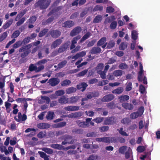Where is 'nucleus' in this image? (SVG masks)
Listing matches in <instances>:
<instances>
[{
    "label": "nucleus",
    "instance_id": "nucleus-1",
    "mask_svg": "<svg viewBox=\"0 0 160 160\" xmlns=\"http://www.w3.org/2000/svg\"><path fill=\"white\" fill-rule=\"evenodd\" d=\"M51 0H39L34 4L35 8H39L41 10H43L47 8L50 5Z\"/></svg>",
    "mask_w": 160,
    "mask_h": 160
},
{
    "label": "nucleus",
    "instance_id": "nucleus-2",
    "mask_svg": "<svg viewBox=\"0 0 160 160\" xmlns=\"http://www.w3.org/2000/svg\"><path fill=\"white\" fill-rule=\"evenodd\" d=\"M99 93L98 92H92L88 93L86 97L82 98L81 101H87L88 99H90L93 98H96L98 97Z\"/></svg>",
    "mask_w": 160,
    "mask_h": 160
},
{
    "label": "nucleus",
    "instance_id": "nucleus-3",
    "mask_svg": "<svg viewBox=\"0 0 160 160\" xmlns=\"http://www.w3.org/2000/svg\"><path fill=\"white\" fill-rule=\"evenodd\" d=\"M91 120L92 118H88L86 119V121L81 122L80 120H77L76 121V123L79 127L86 128L89 127V122Z\"/></svg>",
    "mask_w": 160,
    "mask_h": 160
},
{
    "label": "nucleus",
    "instance_id": "nucleus-4",
    "mask_svg": "<svg viewBox=\"0 0 160 160\" xmlns=\"http://www.w3.org/2000/svg\"><path fill=\"white\" fill-rule=\"evenodd\" d=\"M61 32L58 30L51 29L48 33L47 34L46 37H48L50 34L51 36L53 38H57L61 35Z\"/></svg>",
    "mask_w": 160,
    "mask_h": 160
},
{
    "label": "nucleus",
    "instance_id": "nucleus-5",
    "mask_svg": "<svg viewBox=\"0 0 160 160\" xmlns=\"http://www.w3.org/2000/svg\"><path fill=\"white\" fill-rule=\"evenodd\" d=\"M20 32L18 30H16L13 33L11 36V38L13 39L11 41H10L7 44L5 47V48H8L11 45L15 42L16 40L15 38L18 37L20 35Z\"/></svg>",
    "mask_w": 160,
    "mask_h": 160
},
{
    "label": "nucleus",
    "instance_id": "nucleus-6",
    "mask_svg": "<svg viewBox=\"0 0 160 160\" xmlns=\"http://www.w3.org/2000/svg\"><path fill=\"white\" fill-rule=\"evenodd\" d=\"M117 122V118L114 117H111L106 118L104 121L106 125H113Z\"/></svg>",
    "mask_w": 160,
    "mask_h": 160
},
{
    "label": "nucleus",
    "instance_id": "nucleus-7",
    "mask_svg": "<svg viewBox=\"0 0 160 160\" xmlns=\"http://www.w3.org/2000/svg\"><path fill=\"white\" fill-rule=\"evenodd\" d=\"M32 47V45L31 43H30L25 46V47L27 50H26L25 52H24L23 53H21V56L22 58H25L31 52V50L29 49Z\"/></svg>",
    "mask_w": 160,
    "mask_h": 160
},
{
    "label": "nucleus",
    "instance_id": "nucleus-8",
    "mask_svg": "<svg viewBox=\"0 0 160 160\" xmlns=\"http://www.w3.org/2000/svg\"><path fill=\"white\" fill-rule=\"evenodd\" d=\"M82 31L81 28L79 26H78L74 28L71 31L70 35L72 37H73Z\"/></svg>",
    "mask_w": 160,
    "mask_h": 160
},
{
    "label": "nucleus",
    "instance_id": "nucleus-9",
    "mask_svg": "<svg viewBox=\"0 0 160 160\" xmlns=\"http://www.w3.org/2000/svg\"><path fill=\"white\" fill-rule=\"evenodd\" d=\"M60 82V80L57 78H53L50 79L49 80L50 84L52 87L56 86L59 84Z\"/></svg>",
    "mask_w": 160,
    "mask_h": 160
},
{
    "label": "nucleus",
    "instance_id": "nucleus-10",
    "mask_svg": "<svg viewBox=\"0 0 160 160\" xmlns=\"http://www.w3.org/2000/svg\"><path fill=\"white\" fill-rule=\"evenodd\" d=\"M114 98V96L112 94H109L104 96L102 99L103 102H108L112 100Z\"/></svg>",
    "mask_w": 160,
    "mask_h": 160
},
{
    "label": "nucleus",
    "instance_id": "nucleus-11",
    "mask_svg": "<svg viewBox=\"0 0 160 160\" xmlns=\"http://www.w3.org/2000/svg\"><path fill=\"white\" fill-rule=\"evenodd\" d=\"M87 84L84 82H82L79 83L77 86V88L78 89L81 90L82 92L84 91L88 87Z\"/></svg>",
    "mask_w": 160,
    "mask_h": 160
},
{
    "label": "nucleus",
    "instance_id": "nucleus-12",
    "mask_svg": "<svg viewBox=\"0 0 160 160\" xmlns=\"http://www.w3.org/2000/svg\"><path fill=\"white\" fill-rule=\"evenodd\" d=\"M74 22L70 20H68L65 21L62 24V26L65 28H70L73 27L74 25Z\"/></svg>",
    "mask_w": 160,
    "mask_h": 160
},
{
    "label": "nucleus",
    "instance_id": "nucleus-13",
    "mask_svg": "<svg viewBox=\"0 0 160 160\" xmlns=\"http://www.w3.org/2000/svg\"><path fill=\"white\" fill-rule=\"evenodd\" d=\"M40 98L41 99L38 101L40 103L42 104L46 102V103L48 104L50 101V98L48 97L41 96Z\"/></svg>",
    "mask_w": 160,
    "mask_h": 160
},
{
    "label": "nucleus",
    "instance_id": "nucleus-14",
    "mask_svg": "<svg viewBox=\"0 0 160 160\" xmlns=\"http://www.w3.org/2000/svg\"><path fill=\"white\" fill-rule=\"evenodd\" d=\"M68 46L69 45L67 42L65 43L58 49V52L60 53L63 52L67 50L68 48Z\"/></svg>",
    "mask_w": 160,
    "mask_h": 160
},
{
    "label": "nucleus",
    "instance_id": "nucleus-15",
    "mask_svg": "<svg viewBox=\"0 0 160 160\" xmlns=\"http://www.w3.org/2000/svg\"><path fill=\"white\" fill-rule=\"evenodd\" d=\"M64 140L66 141L68 143H73L75 141L74 139H72V137L69 135H66L63 136Z\"/></svg>",
    "mask_w": 160,
    "mask_h": 160
},
{
    "label": "nucleus",
    "instance_id": "nucleus-16",
    "mask_svg": "<svg viewBox=\"0 0 160 160\" xmlns=\"http://www.w3.org/2000/svg\"><path fill=\"white\" fill-rule=\"evenodd\" d=\"M62 40L61 39H58L55 40L52 44L51 48H55L62 42Z\"/></svg>",
    "mask_w": 160,
    "mask_h": 160
},
{
    "label": "nucleus",
    "instance_id": "nucleus-17",
    "mask_svg": "<svg viewBox=\"0 0 160 160\" xmlns=\"http://www.w3.org/2000/svg\"><path fill=\"white\" fill-rule=\"evenodd\" d=\"M58 101L59 103L63 104L68 102V98L63 95L60 98Z\"/></svg>",
    "mask_w": 160,
    "mask_h": 160
},
{
    "label": "nucleus",
    "instance_id": "nucleus-18",
    "mask_svg": "<svg viewBox=\"0 0 160 160\" xmlns=\"http://www.w3.org/2000/svg\"><path fill=\"white\" fill-rule=\"evenodd\" d=\"M118 99L120 102L122 103L128 101L129 99V97L128 95H124L119 96Z\"/></svg>",
    "mask_w": 160,
    "mask_h": 160
},
{
    "label": "nucleus",
    "instance_id": "nucleus-19",
    "mask_svg": "<svg viewBox=\"0 0 160 160\" xmlns=\"http://www.w3.org/2000/svg\"><path fill=\"white\" fill-rule=\"evenodd\" d=\"M65 110L67 111H76L79 110V107L78 106H68L64 108Z\"/></svg>",
    "mask_w": 160,
    "mask_h": 160
},
{
    "label": "nucleus",
    "instance_id": "nucleus-20",
    "mask_svg": "<svg viewBox=\"0 0 160 160\" xmlns=\"http://www.w3.org/2000/svg\"><path fill=\"white\" fill-rule=\"evenodd\" d=\"M101 51V49L98 47H93L90 51V53L92 54L99 53Z\"/></svg>",
    "mask_w": 160,
    "mask_h": 160
},
{
    "label": "nucleus",
    "instance_id": "nucleus-21",
    "mask_svg": "<svg viewBox=\"0 0 160 160\" xmlns=\"http://www.w3.org/2000/svg\"><path fill=\"white\" fill-rule=\"evenodd\" d=\"M122 106L125 109L129 110H132L133 108L132 104L128 103H123L122 104Z\"/></svg>",
    "mask_w": 160,
    "mask_h": 160
},
{
    "label": "nucleus",
    "instance_id": "nucleus-22",
    "mask_svg": "<svg viewBox=\"0 0 160 160\" xmlns=\"http://www.w3.org/2000/svg\"><path fill=\"white\" fill-rule=\"evenodd\" d=\"M86 54V52L84 51H82L79 53H77L75 55L73 56L72 58V59H77L79 57H82L84 56Z\"/></svg>",
    "mask_w": 160,
    "mask_h": 160
},
{
    "label": "nucleus",
    "instance_id": "nucleus-23",
    "mask_svg": "<svg viewBox=\"0 0 160 160\" xmlns=\"http://www.w3.org/2000/svg\"><path fill=\"white\" fill-rule=\"evenodd\" d=\"M79 99L78 96H75L71 97L68 101V102L70 103H76Z\"/></svg>",
    "mask_w": 160,
    "mask_h": 160
},
{
    "label": "nucleus",
    "instance_id": "nucleus-24",
    "mask_svg": "<svg viewBox=\"0 0 160 160\" xmlns=\"http://www.w3.org/2000/svg\"><path fill=\"white\" fill-rule=\"evenodd\" d=\"M37 126L39 128L44 129L49 128L50 127V125L48 123H41L38 124Z\"/></svg>",
    "mask_w": 160,
    "mask_h": 160
},
{
    "label": "nucleus",
    "instance_id": "nucleus-25",
    "mask_svg": "<svg viewBox=\"0 0 160 160\" xmlns=\"http://www.w3.org/2000/svg\"><path fill=\"white\" fill-rule=\"evenodd\" d=\"M55 114L53 112L49 111L48 112L46 118L47 120H51L53 119Z\"/></svg>",
    "mask_w": 160,
    "mask_h": 160
},
{
    "label": "nucleus",
    "instance_id": "nucleus-26",
    "mask_svg": "<svg viewBox=\"0 0 160 160\" xmlns=\"http://www.w3.org/2000/svg\"><path fill=\"white\" fill-rule=\"evenodd\" d=\"M123 88L122 87H118L117 88L112 90V93L113 94H120L123 92Z\"/></svg>",
    "mask_w": 160,
    "mask_h": 160
},
{
    "label": "nucleus",
    "instance_id": "nucleus-27",
    "mask_svg": "<svg viewBox=\"0 0 160 160\" xmlns=\"http://www.w3.org/2000/svg\"><path fill=\"white\" fill-rule=\"evenodd\" d=\"M27 10L24 9L18 14L15 20L17 21L21 18L26 13Z\"/></svg>",
    "mask_w": 160,
    "mask_h": 160
},
{
    "label": "nucleus",
    "instance_id": "nucleus-28",
    "mask_svg": "<svg viewBox=\"0 0 160 160\" xmlns=\"http://www.w3.org/2000/svg\"><path fill=\"white\" fill-rule=\"evenodd\" d=\"M91 35V33L90 32H87L82 38L80 40V43L84 41L88 38Z\"/></svg>",
    "mask_w": 160,
    "mask_h": 160
},
{
    "label": "nucleus",
    "instance_id": "nucleus-29",
    "mask_svg": "<svg viewBox=\"0 0 160 160\" xmlns=\"http://www.w3.org/2000/svg\"><path fill=\"white\" fill-rule=\"evenodd\" d=\"M76 90L77 89L75 88L70 87L66 89V94H68L75 92Z\"/></svg>",
    "mask_w": 160,
    "mask_h": 160
},
{
    "label": "nucleus",
    "instance_id": "nucleus-30",
    "mask_svg": "<svg viewBox=\"0 0 160 160\" xmlns=\"http://www.w3.org/2000/svg\"><path fill=\"white\" fill-rule=\"evenodd\" d=\"M106 41V38L105 37H103L101 38L98 42L97 43V46H100L103 45L105 43Z\"/></svg>",
    "mask_w": 160,
    "mask_h": 160
},
{
    "label": "nucleus",
    "instance_id": "nucleus-31",
    "mask_svg": "<svg viewBox=\"0 0 160 160\" xmlns=\"http://www.w3.org/2000/svg\"><path fill=\"white\" fill-rule=\"evenodd\" d=\"M66 125L65 122H62L54 124V127L56 128H61L64 127Z\"/></svg>",
    "mask_w": 160,
    "mask_h": 160
},
{
    "label": "nucleus",
    "instance_id": "nucleus-32",
    "mask_svg": "<svg viewBox=\"0 0 160 160\" xmlns=\"http://www.w3.org/2000/svg\"><path fill=\"white\" fill-rule=\"evenodd\" d=\"M102 19L101 15H98L96 16L93 20L94 23H98L100 22Z\"/></svg>",
    "mask_w": 160,
    "mask_h": 160
},
{
    "label": "nucleus",
    "instance_id": "nucleus-33",
    "mask_svg": "<svg viewBox=\"0 0 160 160\" xmlns=\"http://www.w3.org/2000/svg\"><path fill=\"white\" fill-rule=\"evenodd\" d=\"M13 22L12 19H11L8 21L5 24L2 26V28L4 29H7V28L9 27L12 24Z\"/></svg>",
    "mask_w": 160,
    "mask_h": 160
},
{
    "label": "nucleus",
    "instance_id": "nucleus-34",
    "mask_svg": "<svg viewBox=\"0 0 160 160\" xmlns=\"http://www.w3.org/2000/svg\"><path fill=\"white\" fill-rule=\"evenodd\" d=\"M116 19L115 17L114 16H112L110 17L106 18L104 21V23L105 24L110 23L112 21H114Z\"/></svg>",
    "mask_w": 160,
    "mask_h": 160
},
{
    "label": "nucleus",
    "instance_id": "nucleus-35",
    "mask_svg": "<svg viewBox=\"0 0 160 160\" xmlns=\"http://www.w3.org/2000/svg\"><path fill=\"white\" fill-rule=\"evenodd\" d=\"M48 29L47 28H45L41 31L38 34V36L40 37H42L44 36L48 32Z\"/></svg>",
    "mask_w": 160,
    "mask_h": 160
},
{
    "label": "nucleus",
    "instance_id": "nucleus-36",
    "mask_svg": "<svg viewBox=\"0 0 160 160\" xmlns=\"http://www.w3.org/2000/svg\"><path fill=\"white\" fill-rule=\"evenodd\" d=\"M98 73L100 76L101 78L103 79H104L106 78V71L102 70H98Z\"/></svg>",
    "mask_w": 160,
    "mask_h": 160
},
{
    "label": "nucleus",
    "instance_id": "nucleus-37",
    "mask_svg": "<svg viewBox=\"0 0 160 160\" xmlns=\"http://www.w3.org/2000/svg\"><path fill=\"white\" fill-rule=\"evenodd\" d=\"M128 43L127 42H122L119 46V48L120 50H124L127 47Z\"/></svg>",
    "mask_w": 160,
    "mask_h": 160
},
{
    "label": "nucleus",
    "instance_id": "nucleus-38",
    "mask_svg": "<svg viewBox=\"0 0 160 160\" xmlns=\"http://www.w3.org/2000/svg\"><path fill=\"white\" fill-rule=\"evenodd\" d=\"M147 145L139 146L137 148V151L140 153L144 152L147 148Z\"/></svg>",
    "mask_w": 160,
    "mask_h": 160
},
{
    "label": "nucleus",
    "instance_id": "nucleus-39",
    "mask_svg": "<svg viewBox=\"0 0 160 160\" xmlns=\"http://www.w3.org/2000/svg\"><path fill=\"white\" fill-rule=\"evenodd\" d=\"M54 19V17L53 16H51L48 19H47L45 21L43 22L42 23V24L43 25H47L51 22H52Z\"/></svg>",
    "mask_w": 160,
    "mask_h": 160
},
{
    "label": "nucleus",
    "instance_id": "nucleus-40",
    "mask_svg": "<svg viewBox=\"0 0 160 160\" xmlns=\"http://www.w3.org/2000/svg\"><path fill=\"white\" fill-rule=\"evenodd\" d=\"M71 83V82L70 80L65 79L61 82V85L62 87H65L69 85Z\"/></svg>",
    "mask_w": 160,
    "mask_h": 160
},
{
    "label": "nucleus",
    "instance_id": "nucleus-41",
    "mask_svg": "<svg viewBox=\"0 0 160 160\" xmlns=\"http://www.w3.org/2000/svg\"><path fill=\"white\" fill-rule=\"evenodd\" d=\"M115 44V42L114 41L111 40L108 44L107 48L108 49L112 48L114 46Z\"/></svg>",
    "mask_w": 160,
    "mask_h": 160
},
{
    "label": "nucleus",
    "instance_id": "nucleus-42",
    "mask_svg": "<svg viewBox=\"0 0 160 160\" xmlns=\"http://www.w3.org/2000/svg\"><path fill=\"white\" fill-rule=\"evenodd\" d=\"M113 72V74L116 77L121 76L122 74V71L120 70H115Z\"/></svg>",
    "mask_w": 160,
    "mask_h": 160
},
{
    "label": "nucleus",
    "instance_id": "nucleus-43",
    "mask_svg": "<svg viewBox=\"0 0 160 160\" xmlns=\"http://www.w3.org/2000/svg\"><path fill=\"white\" fill-rule=\"evenodd\" d=\"M140 116L139 114L137 112L131 113L130 115V118L132 119H135Z\"/></svg>",
    "mask_w": 160,
    "mask_h": 160
},
{
    "label": "nucleus",
    "instance_id": "nucleus-44",
    "mask_svg": "<svg viewBox=\"0 0 160 160\" xmlns=\"http://www.w3.org/2000/svg\"><path fill=\"white\" fill-rule=\"evenodd\" d=\"M22 44V42L21 41L19 40L16 42L12 45V47L15 49L21 46Z\"/></svg>",
    "mask_w": 160,
    "mask_h": 160
},
{
    "label": "nucleus",
    "instance_id": "nucleus-45",
    "mask_svg": "<svg viewBox=\"0 0 160 160\" xmlns=\"http://www.w3.org/2000/svg\"><path fill=\"white\" fill-rule=\"evenodd\" d=\"M132 38L133 40L135 41L138 38V33L135 30H133L132 31Z\"/></svg>",
    "mask_w": 160,
    "mask_h": 160
},
{
    "label": "nucleus",
    "instance_id": "nucleus-46",
    "mask_svg": "<svg viewBox=\"0 0 160 160\" xmlns=\"http://www.w3.org/2000/svg\"><path fill=\"white\" fill-rule=\"evenodd\" d=\"M46 132L45 131L40 132L37 135V137L39 138H42L46 136Z\"/></svg>",
    "mask_w": 160,
    "mask_h": 160
},
{
    "label": "nucleus",
    "instance_id": "nucleus-47",
    "mask_svg": "<svg viewBox=\"0 0 160 160\" xmlns=\"http://www.w3.org/2000/svg\"><path fill=\"white\" fill-rule=\"evenodd\" d=\"M72 132L73 133L79 134H81L83 133V130L80 129H73L72 130Z\"/></svg>",
    "mask_w": 160,
    "mask_h": 160
},
{
    "label": "nucleus",
    "instance_id": "nucleus-48",
    "mask_svg": "<svg viewBox=\"0 0 160 160\" xmlns=\"http://www.w3.org/2000/svg\"><path fill=\"white\" fill-rule=\"evenodd\" d=\"M117 131H118L120 134L122 136H128V134L126 133V132L123 130V128H121L119 129H117Z\"/></svg>",
    "mask_w": 160,
    "mask_h": 160
},
{
    "label": "nucleus",
    "instance_id": "nucleus-49",
    "mask_svg": "<svg viewBox=\"0 0 160 160\" xmlns=\"http://www.w3.org/2000/svg\"><path fill=\"white\" fill-rule=\"evenodd\" d=\"M103 7L100 5H98L95 6L93 9L94 12L97 11H102L103 10Z\"/></svg>",
    "mask_w": 160,
    "mask_h": 160
},
{
    "label": "nucleus",
    "instance_id": "nucleus-50",
    "mask_svg": "<svg viewBox=\"0 0 160 160\" xmlns=\"http://www.w3.org/2000/svg\"><path fill=\"white\" fill-rule=\"evenodd\" d=\"M7 32H3L1 35L0 36V42L4 40L7 37Z\"/></svg>",
    "mask_w": 160,
    "mask_h": 160
},
{
    "label": "nucleus",
    "instance_id": "nucleus-51",
    "mask_svg": "<svg viewBox=\"0 0 160 160\" xmlns=\"http://www.w3.org/2000/svg\"><path fill=\"white\" fill-rule=\"evenodd\" d=\"M7 32H3L1 35L0 36V42L4 40L7 37Z\"/></svg>",
    "mask_w": 160,
    "mask_h": 160
},
{
    "label": "nucleus",
    "instance_id": "nucleus-52",
    "mask_svg": "<svg viewBox=\"0 0 160 160\" xmlns=\"http://www.w3.org/2000/svg\"><path fill=\"white\" fill-rule=\"evenodd\" d=\"M7 32H3L1 35L0 36V42L4 40L7 37Z\"/></svg>",
    "mask_w": 160,
    "mask_h": 160
},
{
    "label": "nucleus",
    "instance_id": "nucleus-53",
    "mask_svg": "<svg viewBox=\"0 0 160 160\" xmlns=\"http://www.w3.org/2000/svg\"><path fill=\"white\" fill-rule=\"evenodd\" d=\"M107 107L111 109H113L115 108V106L114 102H111L107 104Z\"/></svg>",
    "mask_w": 160,
    "mask_h": 160
},
{
    "label": "nucleus",
    "instance_id": "nucleus-54",
    "mask_svg": "<svg viewBox=\"0 0 160 160\" xmlns=\"http://www.w3.org/2000/svg\"><path fill=\"white\" fill-rule=\"evenodd\" d=\"M115 11L114 8L112 6L108 7L106 9V12L108 13H113Z\"/></svg>",
    "mask_w": 160,
    "mask_h": 160
},
{
    "label": "nucleus",
    "instance_id": "nucleus-55",
    "mask_svg": "<svg viewBox=\"0 0 160 160\" xmlns=\"http://www.w3.org/2000/svg\"><path fill=\"white\" fill-rule=\"evenodd\" d=\"M60 9V8L59 7L57 8H56L52 10L48 14L47 16L48 17H49L52 14H53L54 13L56 12H58Z\"/></svg>",
    "mask_w": 160,
    "mask_h": 160
},
{
    "label": "nucleus",
    "instance_id": "nucleus-56",
    "mask_svg": "<svg viewBox=\"0 0 160 160\" xmlns=\"http://www.w3.org/2000/svg\"><path fill=\"white\" fill-rule=\"evenodd\" d=\"M31 39V37H27L25 38L22 42V43L24 45H26L30 41Z\"/></svg>",
    "mask_w": 160,
    "mask_h": 160
},
{
    "label": "nucleus",
    "instance_id": "nucleus-57",
    "mask_svg": "<svg viewBox=\"0 0 160 160\" xmlns=\"http://www.w3.org/2000/svg\"><path fill=\"white\" fill-rule=\"evenodd\" d=\"M33 131V132H31L32 135V136H34L35 134V132L36 131V129L34 128H28L25 131V132L26 133L28 132H30Z\"/></svg>",
    "mask_w": 160,
    "mask_h": 160
},
{
    "label": "nucleus",
    "instance_id": "nucleus-58",
    "mask_svg": "<svg viewBox=\"0 0 160 160\" xmlns=\"http://www.w3.org/2000/svg\"><path fill=\"white\" fill-rule=\"evenodd\" d=\"M67 63V62L66 60H63L58 64V67L59 68H62Z\"/></svg>",
    "mask_w": 160,
    "mask_h": 160
},
{
    "label": "nucleus",
    "instance_id": "nucleus-59",
    "mask_svg": "<svg viewBox=\"0 0 160 160\" xmlns=\"http://www.w3.org/2000/svg\"><path fill=\"white\" fill-rule=\"evenodd\" d=\"M108 83V80H103L98 82V86H102L105 85Z\"/></svg>",
    "mask_w": 160,
    "mask_h": 160
},
{
    "label": "nucleus",
    "instance_id": "nucleus-60",
    "mask_svg": "<svg viewBox=\"0 0 160 160\" xmlns=\"http://www.w3.org/2000/svg\"><path fill=\"white\" fill-rule=\"evenodd\" d=\"M132 83L131 82H129L126 86L125 90L126 91H129L131 90L132 88Z\"/></svg>",
    "mask_w": 160,
    "mask_h": 160
},
{
    "label": "nucleus",
    "instance_id": "nucleus-61",
    "mask_svg": "<svg viewBox=\"0 0 160 160\" xmlns=\"http://www.w3.org/2000/svg\"><path fill=\"white\" fill-rule=\"evenodd\" d=\"M42 150L48 154H51L53 152L52 150L47 148H43Z\"/></svg>",
    "mask_w": 160,
    "mask_h": 160
},
{
    "label": "nucleus",
    "instance_id": "nucleus-62",
    "mask_svg": "<svg viewBox=\"0 0 160 160\" xmlns=\"http://www.w3.org/2000/svg\"><path fill=\"white\" fill-rule=\"evenodd\" d=\"M81 37L80 35H78L74 38L72 41V43L73 44H76L77 43V41L80 39Z\"/></svg>",
    "mask_w": 160,
    "mask_h": 160
},
{
    "label": "nucleus",
    "instance_id": "nucleus-63",
    "mask_svg": "<svg viewBox=\"0 0 160 160\" xmlns=\"http://www.w3.org/2000/svg\"><path fill=\"white\" fill-rule=\"evenodd\" d=\"M57 96H62L65 93L64 91L63 90H60L55 92Z\"/></svg>",
    "mask_w": 160,
    "mask_h": 160
},
{
    "label": "nucleus",
    "instance_id": "nucleus-64",
    "mask_svg": "<svg viewBox=\"0 0 160 160\" xmlns=\"http://www.w3.org/2000/svg\"><path fill=\"white\" fill-rule=\"evenodd\" d=\"M103 118L102 117H97L95 119L92 120V121L96 122L97 123H99L101 122L103 120Z\"/></svg>",
    "mask_w": 160,
    "mask_h": 160
}]
</instances>
